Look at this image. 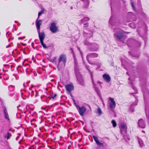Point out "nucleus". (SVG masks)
Here are the masks:
<instances>
[{
	"label": "nucleus",
	"mask_w": 149,
	"mask_h": 149,
	"mask_svg": "<svg viewBox=\"0 0 149 149\" xmlns=\"http://www.w3.org/2000/svg\"><path fill=\"white\" fill-rule=\"evenodd\" d=\"M78 50H79V51L80 52V54H81V57L82 58V59L83 61V62L84 63V61H83V53L81 52V51L80 49V48H79L78 47Z\"/></svg>",
	"instance_id": "29"
},
{
	"label": "nucleus",
	"mask_w": 149,
	"mask_h": 149,
	"mask_svg": "<svg viewBox=\"0 0 149 149\" xmlns=\"http://www.w3.org/2000/svg\"><path fill=\"white\" fill-rule=\"evenodd\" d=\"M57 96V95L56 94H55L54 96H51V98L53 99H54L55 97Z\"/></svg>",
	"instance_id": "35"
},
{
	"label": "nucleus",
	"mask_w": 149,
	"mask_h": 149,
	"mask_svg": "<svg viewBox=\"0 0 149 149\" xmlns=\"http://www.w3.org/2000/svg\"><path fill=\"white\" fill-rule=\"evenodd\" d=\"M75 74L78 82L80 84L83 85V79L79 72H77Z\"/></svg>",
	"instance_id": "2"
},
{
	"label": "nucleus",
	"mask_w": 149,
	"mask_h": 149,
	"mask_svg": "<svg viewBox=\"0 0 149 149\" xmlns=\"http://www.w3.org/2000/svg\"><path fill=\"white\" fill-rule=\"evenodd\" d=\"M97 113H99V115H101L102 113V111L101 109L100 108L97 109Z\"/></svg>",
	"instance_id": "27"
},
{
	"label": "nucleus",
	"mask_w": 149,
	"mask_h": 149,
	"mask_svg": "<svg viewBox=\"0 0 149 149\" xmlns=\"http://www.w3.org/2000/svg\"><path fill=\"white\" fill-rule=\"evenodd\" d=\"M19 106H20V105L18 106V107H17V108H18Z\"/></svg>",
	"instance_id": "41"
},
{
	"label": "nucleus",
	"mask_w": 149,
	"mask_h": 149,
	"mask_svg": "<svg viewBox=\"0 0 149 149\" xmlns=\"http://www.w3.org/2000/svg\"><path fill=\"white\" fill-rule=\"evenodd\" d=\"M129 80H130V78H129Z\"/></svg>",
	"instance_id": "45"
},
{
	"label": "nucleus",
	"mask_w": 149,
	"mask_h": 149,
	"mask_svg": "<svg viewBox=\"0 0 149 149\" xmlns=\"http://www.w3.org/2000/svg\"><path fill=\"white\" fill-rule=\"evenodd\" d=\"M88 66H86V68L88 70L89 72L91 74V78L92 80V82H93V83L94 84V81L93 80V75L92 74V72L89 70V69H88Z\"/></svg>",
	"instance_id": "21"
},
{
	"label": "nucleus",
	"mask_w": 149,
	"mask_h": 149,
	"mask_svg": "<svg viewBox=\"0 0 149 149\" xmlns=\"http://www.w3.org/2000/svg\"><path fill=\"white\" fill-rule=\"evenodd\" d=\"M36 20V26L37 29V31L40 30V26L42 24V20Z\"/></svg>",
	"instance_id": "13"
},
{
	"label": "nucleus",
	"mask_w": 149,
	"mask_h": 149,
	"mask_svg": "<svg viewBox=\"0 0 149 149\" xmlns=\"http://www.w3.org/2000/svg\"><path fill=\"white\" fill-rule=\"evenodd\" d=\"M15 22H17V21H15Z\"/></svg>",
	"instance_id": "44"
},
{
	"label": "nucleus",
	"mask_w": 149,
	"mask_h": 149,
	"mask_svg": "<svg viewBox=\"0 0 149 149\" xmlns=\"http://www.w3.org/2000/svg\"><path fill=\"white\" fill-rule=\"evenodd\" d=\"M138 104V101L137 100H136L134 102L131 104L130 106V109H131L132 111H134V107L135 106L137 105Z\"/></svg>",
	"instance_id": "19"
},
{
	"label": "nucleus",
	"mask_w": 149,
	"mask_h": 149,
	"mask_svg": "<svg viewBox=\"0 0 149 149\" xmlns=\"http://www.w3.org/2000/svg\"><path fill=\"white\" fill-rule=\"evenodd\" d=\"M131 3V5H132V8H133V9H135V6H134V3L132 2Z\"/></svg>",
	"instance_id": "34"
},
{
	"label": "nucleus",
	"mask_w": 149,
	"mask_h": 149,
	"mask_svg": "<svg viewBox=\"0 0 149 149\" xmlns=\"http://www.w3.org/2000/svg\"><path fill=\"white\" fill-rule=\"evenodd\" d=\"M109 98L111 101V102L109 103V108L110 109H114L116 107V103L113 98L109 97Z\"/></svg>",
	"instance_id": "7"
},
{
	"label": "nucleus",
	"mask_w": 149,
	"mask_h": 149,
	"mask_svg": "<svg viewBox=\"0 0 149 149\" xmlns=\"http://www.w3.org/2000/svg\"><path fill=\"white\" fill-rule=\"evenodd\" d=\"M142 132H144V133L145 132L144 131H143Z\"/></svg>",
	"instance_id": "42"
},
{
	"label": "nucleus",
	"mask_w": 149,
	"mask_h": 149,
	"mask_svg": "<svg viewBox=\"0 0 149 149\" xmlns=\"http://www.w3.org/2000/svg\"><path fill=\"white\" fill-rule=\"evenodd\" d=\"M88 48V49L92 51H97L98 48V46L96 44L92 43V45H91Z\"/></svg>",
	"instance_id": "4"
},
{
	"label": "nucleus",
	"mask_w": 149,
	"mask_h": 149,
	"mask_svg": "<svg viewBox=\"0 0 149 149\" xmlns=\"http://www.w3.org/2000/svg\"><path fill=\"white\" fill-rule=\"evenodd\" d=\"M44 9H43L41 10V11L39 12L38 13V19L39 18L40 16L44 13Z\"/></svg>",
	"instance_id": "25"
},
{
	"label": "nucleus",
	"mask_w": 149,
	"mask_h": 149,
	"mask_svg": "<svg viewBox=\"0 0 149 149\" xmlns=\"http://www.w3.org/2000/svg\"><path fill=\"white\" fill-rule=\"evenodd\" d=\"M8 46H6V48L8 47Z\"/></svg>",
	"instance_id": "43"
},
{
	"label": "nucleus",
	"mask_w": 149,
	"mask_h": 149,
	"mask_svg": "<svg viewBox=\"0 0 149 149\" xmlns=\"http://www.w3.org/2000/svg\"><path fill=\"white\" fill-rule=\"evenodd\" d=\"M93 138L97 146H103V143L99 142L98 138L96 136H93Z\"/></svg>",
	"instance_id": "15"
},
{
	"label": "nucleus",
	"mask_w": 149,
	"mask_h": 149,
	"mask_svg": "<svg viewBox=\"0 0 149 149\" xmlns=\"http://www.w3.org/2000/svg\"><path fill=\"white\" fill-rule=\"evenodd\" d=\"M124 34L123 33L120 31L116 33H115L114 34V36H116L118 40H120L122 38Z\"/></svg>",
	"instance_id": "14"
},
{
	"label": "nucleus",
	"mask_w": 149,
	"mask_h": 149,
	"mask_svg": "<svg viewBox=\"0 0 149 149\" xmlns=\"http://www.w3.org/2000/svg\"><path fill=\"white\" fill-rule=\"evenodd\" d=\"M92 1H93V0H92Z\"/></svg>",
	"instance_id": "48"
},
{
	"label": "nucleus",
	"mask_w": 149,
	"mask_h": 149,
	"mask_svg": "<svg viewBox=\"0 0 149 149\" xmlns=\"http://www.w3.org/2000/svg\"><path fill=\"white\" fill-rule=\"evenodd\" d=\"M120 132L122 134H124L126 133L127 130L126 126L123 124H121L120 127Z\"/></svg>",
	"instance_id": "10"
},
{
	"label": "nucleus",
	"mask_w": 149,
	"mask_h": 149,
	"mask_svg": "<svg viewBox=\"0 0 149 149\" xmlns=\"http://www.w3.org/2000/svg\"><path fill=\"white\" fill-rule=\"evenodd\" d=\"M66 58L65 55L64 54H61L59 58L58 65H59V63L61 62L62 61L65 65L66 62Z\"/></svg>",
	"instance_id": "5"
},
{
	"label": "nucleus",
	"mask_w": 149,
	"mask_h": 149,
	"mask_svg": "<svg viewBox=\"0 0 149 149\" xmlns=\"http://www.w3.org/2000/svg\"><path fill=\"white\" fill-rule=\"evenodd\" d=\"M56 59V57H53L52 59H50L51 60L50 61L52 62H54L55 61V60Z\"/></svg>",
	"instance_id": "32"
},
{
	"label": "nucleus",
	"mask_w": 149,
	"mask_h": 149,
	"mask_svg": "<svg viewBox=\"0 0 149 149\" xmlns=\"http://www.w3.org/2000/svg\"><path fill=\"white\" fill-rule=\"evenodd\" d=\"M11 135V134L10 133L8 132L7 134V135H6L5 136V137L8 139H9V136H10Z\"/></svg>",
	"instance_id": "30"
},
{
	"label": "nucleus",
	"mask_w": 149,
	"mask_h": 149,
	"mask_svg": "<svg viewBox=\"0 0 149 149\" xmlns=\"http://www.w3.org/2000/svg\"><path fill=\"white\" fill-rule=\"evenodd\" d=\"M83 34L84 35V36L86 37L87 38H90L92 37V36L89 35H90V34H89L88 33H85L84 32H83Z\"/></svg>",
	"instance_id": "23"
},
{
	"label": "nucleus",
	"mask_w": 149,
	"mask_h": 149,
	"mask_svg": "<svg viewBox=\"0 0 149 149\" xmlns=\"http://www.w3.org/2000/svg\"><path fill=\"white\" fill-rule=\"evenodd\" d=\"M145 110L146 111V116L147 117H149V113L148 112L146 109H145Z\"/></svg>",
	"instance_id": "33"
},
{
	"label": "nucleus",
	"mask_w": 149,
	"mask_h": 149,
	"mask_svg": "<svg viewBox=\"0 0 149 149\" xmlns=\"http://www.w3.org/2000/svg\"><path fill=\"white\" fill-rule=\"evenodd\" d=\"M40 42L43 41L45 37V34L44 32H40V30L37 31Z\"/></svg>",
	"instance_id": "8"
},
{
	"label": "nucleus",
	"mask_w": 149,
	"mask_h": 149,
	"mask_svg": "<svg viewBox=\"0 0 149 149\" xmlns=\"http://www.w3.org/2000/svg\"><path fill=\"white\" fill-rule=\"evenodd\" d=\"M66 1H65V3H66Z\"/></svg>",
	"instance_id": "46"
},
{
	"label": "nucleus",
	"mask_w": 149,
	"mask_h": 149,
	"mask_svg": "<svg viewBox=\"0 0 149 149\" xmlns=\"http://www.w3.org/2000/svg\"><path fill=\"white\" fill-rule=\"evenodd\" d=\"M50 30L53 33H55L56 32L57 30V27L56 26L55 22H53L51 23V26L50 27Z\"/></svg>",
	"instance_id": "3"
},
{
	"label": "nucleus",
	"mask_w": 149,
	"mask_h": 149,
	"mask_svg": "<svg viewBox=\"0 0 149 149\" xmlns=\"http://www.w3.org/2000/svg\"><path fill=\"white\" fill-rule=\"evenodd\" d=\"M84 27H86L88 26V23H84Z\"/></svg>",
	"instance_id": "31"
},
{
	"label": "nucleus",
	"mask_w": 149,
	"mask_h": 149,
	"mask_svg": "<svg viewBox=\"0 0 149 149\" xmlns=\"http://www.w3.org/2000/svg\"><path fill=\"white\" fill-rule=\"evenodd\" d=\"M103 78L104 80L107 83L110 82L111 78L109 75L107 74H104L103 75Z\"/></svg>",
	"instance_id": "12"
},
{
	"label": "nucleus",
	"mask_w": 149,
	"mask_h": 149,
	"mask_svg": "<svg viewBox=\"0 0 149 149\" xmlns=\"http://www.w3.org/2000/svg\"><path fill=\"white\" fill-rule=\"evenodd\" d=\"M76 106L80 115L81 116H83L84 113L86 111V108L84 106L80 107L78 105H76Z\"/></svg>",
	"instance_id": "1"
},
{
	"label": "nucleus",
	"mask_w": 149,
	"mask_h": 149,
	"mask_svg": "<svg viewBox=\"0 0 149 149\" xmlns=\"http://www.w3.org/2000/svg\"><path fill=\"white\" fill-rule=\"evenodd\" d=\"M89 20V18L88 17H85L83 19H82L80 22V23L81 24L83 23H86V21Z\"/></svg>",
	"instance_id": "20"
},
{
	"label": "nucleus",
	"mask_w": 149,
	"mask_h": 149,
	"mask_svg": "<svg viewBox=\"0 0 149 149\" xmlns=\"http://www.w3.org/2000/svg\"><path fill=\"white\" fill-rule=\"evenodd\" d=\"M92 83H93L92 82ZM93 87L94 88L95 90L97 93L98 95L99 96H100L101 94H100V90H99V88L97 87H96V84L94 83V84L93 83Z\"/></svg>",
	"instance_id": "18"
},
{
	"label": "nucleus",
	"mask_w": 149,
	"mask_h": 149,
	"mask_svg": "<svg viewBox=\"0 0 149 149\" xmlns=\"http://www.w3.org/2000/svg\"><path fill=\"white\" fill-rule=\"evenodd\" d=\"M138 125L139 126L142 128H144L146 127L145 122L142 119L139 120L138 121Z\"/></svg>",
	"instance_id": "9"
},
{
	"label": "nucleus",
	"mask_w": 149,
	"mask_h": 149,
	"mask_svg": "<svg viewBox=\"0 0 149 149\" xmlns=\"http://www.w3.org/2000/svg\"><path fill=\"white\" fill-rule=\"evenodd\" d=\"M98 56V54L96 53H91L88 54L86 56V59L89 62V59L91 58L96 57Z\"/></svg>",
	"instance_id": "6"
},
{
	"label": "nucleus",
	"mask_w": 149,
	"mask_h": 149,
	"mask_svg": "<svg viewBox=\"0 0 149 149\" xmlns=\"http://www.w3.org/2000/svg\"><path fill=\"white\" fill-rule=\"evenodd\" d=\"M97 83H99V84H100L101 83V82H100L99 81H98L97 82Z\"/></svg>",
	"instance_id": "38"
},
{
	"label": "nucleus",
	"mask_w": 149,
	"mask_h": 149,
	"mask_svg": "<svg viewBox=\"0 0 149 149\" xmlns=\"http://www.w3.org/2000/svg\"><path fill=\"white\" fill-rule=\"evenodd\" d=\"M71 9H73V8H72V7H71Z\"/></svg>",
	"instance_id": "40"
},
{
	"label": "nucleus",
	"mask_w": 149,
	"mask_h": 149,
	"mask_svg": "<svg viewBox=\"0 0 149 149\" xmlns=\"http://www.w3.org/2000/svg\"><path fill=\"white\" fill-rule=\"evenodd\" d=\"M112 17H111L110 18V19L109 20V23H110V24H111V19H112Z\"/></svg>",
	"instance_id": "37"
},
{
	"label": "nucleus",
	"mask_w": 149,
	"mask_h": 149,
	"mask_svg": "<svg viewBox=\"0 0 149 149\" xmlns=\"http://www.w3.org/2000/svg\"><path fill=\"white\" fill-rule=\"evenodd\" d=\"M84 44L85 45H86L88 46H90V45H92V43L88 42L87 39L84 41Z\"/></svg>",
	"instance_id": "22"
},
{
	"label": "nucleus",
	"mask_w": 149,
	"mask_h": 149,
	"mask_svg": "<svg viewBox=\"0 0 149 149\" xmlns=\"http://www.w3.org/2000/svg\"><path fill=\"white\" fill-rule=\"evenodd\" d=\"M71 49L72 50V48H71Z\"/></svg>",
	"instance_id": "47"
},
{
	"label": "nucleus",
	"mask_w": 149,
	"mask_h": 149,
	"mask_svg": "<svg viewBox=\"0 0 149 149\" xmlns=\"http://www.w3.org/2000/svg\"><path fill=\"white\" fill-rule=\"evenodd\" d=\"M13 88L12 86H10L8 87V89L10 90V91H11L13 90V89H12L11 88Z\"/></svg>",
	"instance_id": "36"
},
{
	"label": "nucleus",
	"mask_w": 149,
	"mask_h": 149,
	"mask_svg": "<svg viewBox=\"0 0 149 149\" xmlns=\"http://www.w3.org/2000/svg\"><path fill=\"white\" fill-rule=\"evenodd\" d=\"M41 44L42 45L43 47L44 48H46L47 47L46 45L44 43L43 41H42L41 42H40Z\"/></svg>",
	"instance_id": "28"
},
{
	"label": "nucleus",
	"mask_w": 149,
	"mask_h": 149,
	"mask_svg": "<svg viewBox=\"0 0 149 149\" xmlns=\"http://www.w3.org/2000/svg\"><path fill=\"white\" fill-rule=\"evenodd\" d=\"M138 141L140 146L142 147L144 146V144L142 140L140 139H138Z\"/></svg>",
	"instance_id": "24"
},
{
	"label": "nucleus",
	"mask_w": 149,
	"mask_h": 149,
	"mask_svg": "<svg viewBox=\"0 0 149 149\" xmlns=\"http://www.w3.org/2000/svg\"><path fill=\"white\" fill-rule=\"evenodd\" d=\"M111 123H112L113 124V127H115L116 126V124L115 122V121L113 120L111 121Z\"/></svg>",
	"instance_id": "26"
},
{
	"label": "nucleus",
	"mask_w": 149,
	"mask_h": 149,
	"mask_svg": "<svg viewBox=\"0 0 149 149\" xmlns=\"http://www.w3.org/2000/svg\"><path fill=\"white\" fill-rule=\"evenodd\" d=\"M74 71L75 73L77 72H79L78 69V66L76 58L74 57Z\"/></svg>",
	"instance_id": "16"
},
{
	"label": "nucleus",
	"mask_w": 149,
	"mask_h": 149,
	"mask_svg": "<svg viewBox=\"0 0 149 149\" xmlns=\"http://www.w3.org/2000/svg\"><path fill=\"white\" fill-rule=\"evenodd\" d=\"M3 109L4 111V115L5 118L6 119L9 120L10 119L9 118L8 113L7 111L6 108L5 107H4L3 108Z\"/></svg>",
	"instance_id": "17"
},
{
	"label": "nucleus",
	"mask_w": 149,
	"mask_h": 149,
	"mask_svg": "<svg viewBox=\"0 0 149 149\" xmlns=\"http://www.w3.org/2000/svg\"><path fill=\"white\" fill-rule=\"evenodd\" d=\"M65 88L67 91L70 93L71 91L73 90L74 87L72 84H67L65 86Z\"/></svg>",
	"instance_id": "11"
},
{
	"label": "nucleus",
	"mask_w": 149,
	"mask_h": 149,
	"mask_svg": "<svg viewBox=\"0 0 149 149\" xmlns=\"http://www.w3.org/2000/svg\"><path fill=\"white\" fill-rule=\"evenodd\" d=\"M22 38H20V37H19L18 38V39H21Z\"/></svg>",
	"instance_id": "39"
}]
</instances>
